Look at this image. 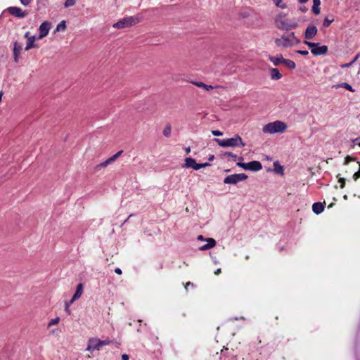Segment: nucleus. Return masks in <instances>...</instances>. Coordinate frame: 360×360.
Returning a JSON list of instances; mask_svg holds the SVG:
<instances>
[{
  "label": "nucleus",
  "mask_w": 360,
  "mask_h": 360,
  "mask_svg": "<svg viewBox=\"0 0 360 360\" xmlns=\"http://www.w3.org/2000/svg\"><path fill=\"white\" fill-rule=\"evenodd\" d=\"M191 286H193V284L192 283H191V282H188V283H186V285H185V289L187 290V288H188V286H191Z\"/></svg>",
  "instance_id": "nucleus-48"
},
{
  "label": "nucleus",
  "mask_w": 360,
  "mask_h": 360,
  "mask_svg": "<svg viewBox=\"0 0 360 360\" xmlns=\"http://www.w3.org/2000/svg\"><path fill=\"white\" fill-rule=\"evenodd\" d=\"M31 36H30V32H27L25 34V37L27 38L28 39V37H30Z\"/></svg>",
  "instance_id": "nucleus-52"
},
{
  "label": "nucleus",
  "mask_w": 360,
  "mask_h": 360,
  "mask_svg": "<svg viewBox=\"0 0 360 360\" xmlns=\"http://www.w3.org/2000/svg\"><path fill=\"white\" fill-rule=\"evenodd\" d=\"M50 29L51 23L49 22L44 21L42 22L39 27V34L37 39H41L45 37L49 34Z\"/></svg>",
  "instance_id": "nucleus-11"
},
{
  "label": "nucleus",
  "mask_w": 360,
  "mask_h": 360,
  "mask_svg": "<svg viewBox=\"0 0 360 360\" xmlns=\"http://www.w3.org/2000/svg\"><path fill=\"white\" fill-rule=\"evenodd\" d=\"M59 321H60L59 317H56L55 319H53L49 323L48 326L50 327L51 326L56 325V324L58 323Z\"/></svg>",
  "instance_id": "nucleus-32"
},
{
  "label": "nucleus",
  "mask_w": 360,
  "mask_h": 360,
  "mask_svg": "<svg viewBox=\"0 0 360 360\" xmlns=\"http://www.w3.org/2000/svg\"><path fill=\"white\" fill-rule=\"evenodd\" d=\"M236 165L245 170H248V163L237 162Z\"/></svg>",
  "instance_id": "nucleus-34"
},
{
  "label": "nucleus",
  "mask_w": 360,
  "mask_h": 360,
  "mask_svg": "<svg viewBox=\"0 0 360 360\" xmlns=\"http://www.w3.org/2000/svg\"><path fill=\"white\" fill-rule=\"evenodd\" d=\"M191 83L199 88L205 89L207 91L212 90L214 88L213 86L207 85L202 82L192 81Z\"/></svg>",
  "instance_id": "nucleus-17"
},
{
  "label": "nucleus",
  "mask_w": 360,
  "mask_h": 360,
  "mask_svg": "<svg viewBox=\"0 0 360 360\" xmlns=\"http://www.w3.org/2000/svg\"><path fill=\"white\" fill-rule=\"evenodd\" d=\"M248 179V176L244 173L234 174L227 176L224 179L225 184H236L240 181H245Z\"/></svg>",
  "instance_id": "nucleus-7"
},
{
  "label": "nucleus",
  "mask_w": 360,
  "mask_h": 360,
  "mask_svg": "<svg viewBox=\"0 0 360 360\" xmlns=\"http://www.w3.org/2000/svg\"><path fill=\"white\" fill-rule=\"evenodd\" d=\"M288 37H290L295 45L300 43V40L295 36L294 32H291Z\"/></svg>",
  "instance_id": "nucleus-26"
},
{
  "label": "nucleus",
  "mask_w": 360,
  "mask_h": 360,
  "mask_svg": "<svg viewBox=\"0 0 360 360\" xmlns=\"http://www.w3.org/2000/svg\"><path fill=\"white\" fill-rule=\"evenodd\" d=\"M300 10L302 12V13H305L307 11V8L305 7V6H301L300 8Z\"/></svg>",
  "instance_id": "nucleus-47"
},
{
  "label": "nucleus",
  "mask_w": 360,
  "mask_h": 360,
  "mask_svg": "<svg viewBox=\"0 0 360 360\" xmlns=\"http://www.w3.org/2000/svg\"><path fill=\"white\" fill-rule=\"evenodd\" d=\"M22 5L27 6L31 3L32 0H20Z\"/></svg>",
  "instance_id": "nucleus-37"
},
{
  "label": "nucleus",
  "mask_w": 360,
  "mask_h": 360,
  "mask_svg": "<svg viewBox=\"0 0 360 360\" xmlns=\"http://www.w3.org/2000/svg\"><path fill=\"white\" fill-rule=\"evenodd\" d=\"M359 165H360V162H359Z\"/></svg>",
  "instance_id": "nucleus-61"
},
{
  "label": "nucleus",
  "mask_w": 360,
  "mask_h": 360,
  "mask_svg": "<svg viewBox=\"0 0 360 360\" xmlns=\"http://www.w3.org/2000/svg\"><path fill=\"white\" fill-rule=\"evenodd\" d=\"M66 28L65 22L64 20L59 22L56 27V31H64Z\"/></svg>",
  "instance_id": "nucleus-28"
},
{
  "label": "nucleus",
  "mask_w": 360,
  "mask_h": 360,
  "mask_svg": "<svg viewBox=\"0 0 360 360\" xmlns=\"http://www.w3.org/2000/svg\"><path fill=\"white\" fill-rule=\"evenodd\" d=\"M72 304H70V301L69 302H65V311L68 314H70L71 311L70 310V306Z\"/></svg>",
  "instance_id": "nucleus-35"
},
{
  "label": "nucleus",
  "mask_w": 360,
  "mask_h": 360,
  "mask_svg": "<svg viewBox=\"0 0 360 360\" xmlns=\"http://www.w3.org/2000/svg\"><path fill=\"white\" fill-rule=\"evenodd\" d=\"M198 239L199 240H204V238H203V236H202L200 235V236H198Z\"/></svg>",
  "instance_id": "nucleus-54"
},
{
  "label": "nucleus",
  "mask_w": 360,
  "mask_h": 360,
  "mask_svg": "<svg viewBox=\"0 0 360 360\" xmlns=\"http://www.w3.org/2000/svg\"><path fill=\"white\" fill-rule=\"evenodd\" d=\"M248 170L257 172L262 169V165L259 161H251L248 162Z\"/></svg>",
  "instance_id": "nucleus-15"
},
{
  "label": "nucleus",
  "mask_w": 360,
  "mask_h": 360,
  "mask_svg": "<svg viewBox=\"0 0 360 360\" xmlns=\"http://www.w3.org/2000/svg\"><path fill=\"white\" fill-rule=\"evenodd\" d=\"M108 160L109 161V163L110 164L111 162H114L115 160L112 159V158H110L108 159Z\"/></svg>",
  "instance_id": "nucleus-56"
},
{
  "label": "nucleus",
  "mask_w": 360,
  "mask_h": 360,
  "mask_svg": "<svg viewBox=\"0 0 360 360\" xmlns=\"http://www.w3.org/2000/svg\"><path fill=\"white\" fill-rule=\"evenodd\" d=\"M129 355L127 354H123L122 355V360H129Z\"/></svg>",
  "instance_id": "nucleus-45"
},
{
  "label": "nucleus",
  "mask_w": 360,
  "mask_h": 360,
  "mask_svg": "<svg viewBox=\"0 0 360 360\" xmlns=\"http://www.w3.org/2000/svg\"><path fill=\"white\" fill-rule=\"evenodd\" d=\"M324 210V205L321 202H314L312 205L313 212L316 214H321Z\"/></svg>",
  "instance_id": "nucleus-18"
},
{
  "label": "nucleus",
  "mask_w": 360,
  "mask_h": 360,
  "mask_svg": "<svg viewBox=\"0 0 360 360\" xmlns=\"http://www.w3.org/2000/svg\"><path fill=\"white\" fill-rule=\"evenodd\" d=\"M76 4V0H66L64 3V6L65 8L71 7L75 6Z\"/></svg>",
  "instance_id": "nucleus-29"
},
{
  "label": "nucleus",
  "mask_w": 360,
  "mask_h": 360,
  "mask_svg": "<svg viewBox=\"0 0 360 360\" xmlns=\"http://www.w3.org/2000/svg\"><path fill=\"white\" fill-rule=\"evenodd\" d=\"M83 292V284L79 283L77 286L76 291L70 300V304H72L76 300H78Z\"/></svg>",
  "instance_id": "nucleus-14"
},
{
  "label": "nucleus",
  "mask_w": 360,
  "mask_h": 360,
  "mask_svg": "<svg viewBox=\"0 0 360 360\" xmlns=\"http://www.w3.org/2000/svg\"><path fill=\"white\" fill-rule=\"evenodd\" d=\"M273 1L278 7H280L281 8H285L286 7L285 4L282 3V0H273Z\"/></svg>",
  "instance_id": "nucleus-31"
},
{
  "label": "nucleus",
  "mask_w": 360,
  "mask_h": 360,
  "mask_svg": "<svg viewBox=\"0 0 360 360\" xmlns=\"http://www.w3.org/2000/svg\"><path fill=\"white\" fill-rule=\"evenodd\" d=\"M334 19L333 18H331V19H329L328 18H326L323 20V27H328L330 25V24L333 22Z\"/></svg>",
  "instance_id": "nucleus-30"
},
{
  "label": "nucleus",
  "mask_w": 360,
  "mask_h": 360,
  "mask_svg": "<svg viewBox=\"0 0 360 360\" xmlns=\"http://www.w3.org/2000/svg\"><path fill=\"white\" fill-rule=\"evenodd\" d=\"M359 177H360V165H359V170L354 174L353 179L354 180H357Z\"/></svg>",
  "instance_id": "nucleus-40"
},
{
  "label": "nucleus",
  "mask_w": 360,
  "mask_h": 360,
  "mask_svg": "<svg viewBox=\"0 0 360 360\" xmlns=\"http://www.w3.org/2000/svg\"><path fill=\"white\" fill-rule=\"evenodd\" d=\"M207 243L200 247V250H209L216 245V241L214 238H208L206 239Z\"/></svg>",
  "instance_id": "nucleus-16"
},
{
  "label": "nucleus",
  "mask_w": 360,
  "mask_h": 360,
  "mask_svg": "<svg viewBox=\"0 0 360 360\" xmlns=\"http://www.w3.org/2000/svg\"><path fill=\"white\" fill-rule=\"evenodd\" d=\"M171 132H172L171 126L169 124L165 126V127L164 128L163 131H162L164 136L166 137H169L171 135Z\"/></svg>",
  "instance_id": "nucleus-27"
},
{
  "label": "nucleus",
  "mask_w": 360,
  "mask_h": 360,
  "mask_svg": "<svg viewBox=\"0 0 360 360\" xmlns=\"http://www.w3.org/2000/svg\"><path fill=\"white\" fill-rule=\"evenodd\" d=\"M274 172L276 173V174H283V168L281 165H280L278 164V162H274Z\"/></svg>",
  "instance_id": "nucleus-25"
},
{
  "label": "nucleus",
  "mask_w": 360,
  "mask_h": 360,
  "mask_svg": "<svg viewBox=\"0 0 360 360\" xmlns=\"http://www.w3.org/2000/svg\"><path fill=\"white\" fill-rule=\"evenodd\" d=\"M22 50V44L15 41L13 44V57L15 62L18 61V58L21 55Z\"/></svg>",
  "instance_id": "nucleus-13"
},
{
  "label": "nucleus",
  "mask_w": 360,
  "mask_h": 360,
  "mask_svg": "<svg viewBox=\"0 0 360 360\" xmlns=\"http://www.w3.org/2000/svg\"><path fill=\"white\" fill-rule=\"evenodd\" d=\"M36 39H37V37L34 35L31 36L30 37H28V39L27 41V44H26L25 49L26 51H28V50L35 47L36 45L34 44V41H36Z\"/></svg>",
  "instance_id": "nucleus-20"
},
{
  "label": "nucleus",
  "mask_w": 360,
  "mask_h": 360,
  "mask_svg": "<svg viewBox=\"0 0 360 360\" xmlns=\"http://www.w3.org/2000/svg\"><path fill=\"white\" fill-rule=\"evenodd\" d=\"M238 160H243V158L242 157H240V158H238Z\"/></svg>",
  "instance_id": "nucleus-59"
},
{
  "label": "nucleus",
  "mask_w": 360,
  "mask_h": 360,
  "mask_svg": "<svg viewBox=\"0 0 360 360\" xmlns=\"http://www.w3.org/2000/svg\"><path fill=\"white\" fill-rule=\"evenodd\" d=\"M296 52L302 56H307L309 54L308 51H305V50L304 51V50H297Z\"/></svg>",
  "instance_id": "nucleus-41"
},
{
  "label": "nucleus",
  "mask_w": 360,
  "mask_h": 360,
  "mask_svg": "<svg viewBox=\"0 0 360 360\" xmlns=\"http://www.w3.org/2000/svg\"><path fill=\"white\" fill-rule=\"evenodd\" d=\"M283 64L291 70L295 69L296 66L295 62L289 59H284V60H283Z\"/></svg>",
  "instance_id": "nucleus-24"
},
{
  "label": "nucleus",
  "mask_w": 360,
  "mask_h": 360,
  "mask_svg": "<svg viewBox=\"0 0 360 360\" xmlns=\"http://www.w3.org/2000/svg\"><path fill=\"white\" fill-rule=\"evenodd\" d=\"M111 343V340H110L108 338L104 340H101V347L105 345H108Z\"/></svg>",
  "instance_id": "nucleus-36"
},
{
  "label": "nucleus",
  "mask_w": 360,
  "mask_h": 360,
  "mask_svg": "<svg viewBox=\"0 0 360 360\" xmlns=\"http://www.w3.org/2000/svg\"><path fill=\"white\" fill-rule=\"evenodd\" d=\"M286 129L287 125L285 122L276 120L264 125L262 127V131L264 134H273L276 133H283Z\"/></svg>",
  "instance_id": "nucleus-2"
},
{
  "label": "nucleus",
  "mask_w": 360,
  "mask_h": 360,
  "mask_svg": "<svg viewBox=\"0 0 360 360\" xmlns=\"http://www.w3.org/2000/svg\"><path fill=\"white\" fill-rule=\"evenodd\" d=\"M275 23L277 28L286 31L295 29L297 27V23L294 20L288 19L286 15L284 13H280L276 16Z\"/></svg>",
  "instance_id": "nucleus-1"
},
{
  "label": "nucleus",
  "mask_w": 360,
  "mask_h": 360,
  "mask_svg": "<svg viewBox=\"0 0 360 360\" xmlns=\"http://www.w3.org/2000/svg\"><path fill=\"white\" fill-rule=\"evenodd\" d=\"M275 44L277 46L283 48H288L295 46L290 37L286 35H283L281 38H276L275 39Z\"/></svg>",
  "instance_id": "nucleus-8"
},
{
  "label": "nucleus",
  "mask_w": 360,
  "mask_h": 360,
  "mask_svg": "<svg viewBox=\"0 0 360 360\" xmlns=\"http://www.w3.org/2000/svg\"><path fill=\"white\" fill-rule=\"evenodd\" d=\"M7 11L10 15L19 18H22L27 14V11H22L20 8L16 6L8 7Z\"/></svg>",
  "instance_id": "nucleus-10"
},
{
  "label": "nucleus",
  "mask_w": 360,
  "mask_h": 360,
  "mask_svg": "<svg viewBox=\"0 0 360 360\" xmlns=\"http://www.w3.org/2000/svg\"><path fill=\"white\" fill-rule=\"evenodd\" d=\"M338 181L341 184L340 188H343L345 187V179L344 178H340Z\"/></svg>",
  "instance_id": "nucleus-42"
},
{
  "label": "nucleus",
  "mask_w": 360,
  "mask_h": 360,
  "mask_svg": "<svg viewBox=\"0 0 360 360\" xmlns=\"http://www.w3.org/2000/svg\"><path fill=\"white\" fill-rule=\"evenodd\" d=\"M110 163H109V161L108 160H106L105 161H104L103 162L101 163L99 165L100 167H106L107 165H108Z\"/></svg>",
  "instance_id": "nucleus-44"
},
{
  "label": "nucleus",
  "mask_w": 360,
  "mask_h": 360,
  "mask_svg": "<svg viewBox=\"0 0 360 360\" xmlns=\"http://www.w3.org/2000/svg\"><path fill=\"white\" fill-rule=\"evenodd\" d=\"M214 141L221 147H237V146H245V143L243 141L241 137L239 135H235L232 138L226 139H214Z\"/></svg>",
  "instance_id": "nucleus-3"
},
{
  "label": "nucleus",
  "mask_w": 360,
  "mask_h": 360,
  "mask_svg": "<svg viewBox=\"0 0 360 360\" xmlns=\"http://www.w3.org/2000/svg\"><path fill=\"white\" fill-rule=\"evenodd\" d=\"M140 21L141 18L139 16H127L113 24L112 27L116 29H124L134 26Z\"/></svg>",
  "instance_id": "nucleus-4"
},
{
  "label": "nucleus",
  "mask_w": 360,
  "mask_h": 360,
  "mask_svg": "<svg viewBox=\"0 0 360 360\" xmlns=\"http://www.w3.org/2000/svg\"><path fill=\"white\" fill-rule=\"evenodd\" d=\"M224 155L225 156H228V157H231L233 160H236L238 159V156L233 153H232L231 152H226L224 153Z\"/></svg>",
  "instance_id": "nucleus-33"
},
{
  "label": "nucleus",
  "mask_w": 360,
  "mask_h": 360,
  "mask_svg": "<svg viewBox=\"0 0 360 360\" xmlns=\"http://www.w3.org/2000/svg\"><path fill=\"white\" fill-rule=\"evenodd\" d=\"M304 43L310 48L311 53L316 56L325 55L328 51V46L326 45L320 46L319 43L310 42L307 41H305Z\"/></svg>",
  "instance_id": "nucleus-5"
},
{
  "label": "nucleus",
  "mask_w": 360,
  "mask_h": 360,
  "mask_svg": "<svg viewBox=\"0 0 360 360\" xmlns=\"http://www.w3.org/2000/svg\"><path fill=\"white\" fill-rule=\"evenodd\" d=\"M359 58V54H357L351 62H353V64H354L357 60V59Z\"/></svg>",
  "instance_id": "nucleus-49"
},
{
  "label": "nucleus",
  "mask_w": 360,
  "mask_h": 360,
  "mask_svg": "<svg viewBox=\"0 0 360 360\" xmlns=\"http://www.w3.org/2000/svg\"><path fill=\"white\" fill-rule=\"evenodd\" d=\"M122 153V150L118 151L116 154L112 156V159L115 160Z\"/></svg>",
  "instance_id": "nucleus-43"
},
{
  "label": "nucleus",
  "mask_w": 360,
  "mask_h": 360,
  "mask_svg": "<svg viewBox=\"0 0 360 360\" xmlns=\"http://www.w3.org/2000/svg\"><path fill=\"white\" fill-rule=\"evenodd\" d=\"M320 0H313V6H312V12L315 15H319L320 13Z\"/></svg>",
  "instance_id": "nucleus-22"
},
{
  "label": "nucleus",
  "mask_w": 360,
  "mask_h": 360,
  "mask_svg": "<svg viewBox=\"0 0 360 360\" xmlns=\"http://www.w3.org/2000/svg\"><path fill=\"white\" fill-rule=\"evenodd\" d=\"M214 156L213 155H210V156L209 157L208 160H209L210 161H212V160H214Z\"/></svg>",
  "instance_id": "nucleus-55"
},
{
  "label": "nucleus",
  "mask_w": 360,
  "mask_h": 360,
  "mask_svg": "<svg viewBox=\"0 0 360 360\" xmlns=\"http://www.w3.org/2000/svg\"><path fill=\"white\" fill-rule=\"evenodd\" d=\"M340 87L345 88L351 92H354V89H353V87L349 84H348L347 82H343V83H341L339 84H335V85L333 86V88H335V89H338Z\"/></svg>",
  "instance_id": "nucleus-23"
},
{
  "label": "nucleus",
  "mask_w": 360,
  "mask_h": 360,
  "mask_svg": "<svg viewBox=\"0 0 360 360\" xmlns=\"http://www.w3.org/2000/svg\"><path fill=\"white\" fill-rule=\"evenodd\" d=\"M300 3L303 4L307 2L309 0H298Z\"/></svg>",
  "instance_id": "nucleus-57"
},
{
  "label": "nucleus",
  "mask_w": 360,
  "mask_h": 360,
  "mask_svg": "<svg viewBox=\"0 0 360 360\" xmlns=\"http://www.w3.org/2000/svg\"><path fill=\"white\" fill-rule=\"evenodd\" d=\"M358 145L360 146V142H359V143H358Z\"/></svg>",
  "instance_id": "nucleus-60"
},
{
  "label": "nucleus",
  "mask_w": 360,
  "mask_h": 360,
  "mask_svg": "<svg viewBox=\"0 0 360 360\" xmlns=\"http://www.w3.org/2000/svg\"><path fill=\"white\" fill-rule=\"evenodd\" d=\"M317 28L314 25H309L307 27L304 37L307 39H313L317 34Z\"/></svg>",
  "instance_id": "nucleus-12"
},
{
  "label": "nucleus",
  "mask_w": 360,
  "mask_h": 360,
  "mask_svg": "<svg viewBox=\"0 0 360 360\" xmlns=\"http://www.w3.org/2000/svg\"><path fill=\"white\" fill-rule=\"evenodd\" d=\"M115 272L116 274H119V275H121V274H122V270H121L120 268H118V267L115 268Z\"/></svg>",
  "instance_id": "nucleus-46"
},
{
  "label": "nucleus",
  "mask_w": 360,
  "mask_h": 360,
  "mask_svg": "<svg viewBox=\"0 0 360 360\" xmlns=\"http://www.w3.org/2000/svg\"><path fill=\"white\" fill-rule=\"evenodd\" d=\"M210 165V164L208 162L197 163L194 158H186L185 159V163L183 167L185 168H192L194 170H199L201 168H205Z\"/></svg>",
  "instance_id": "nucleus-6"
},
{
  "label": "nucleus",
  "mask_w": 360,
  "mask_h": 360,
  "mask_svg": "<svg viewBox=\"0 0 360 360\" xmlns=\"http://www.w3.org/2000/svg\"><path fill=\"white\" fill-rule=\"evenodd\" d=\"M185 151H186V153L187 154L190 153V152H191V148H190V147H186V148H185Z\"/></svg>",
  "instance_id": "nucleus-51"
},
{
  "label": "nucleus",
  "mask_w": 360,
  "mask_h": 360,
  "mask_svg": "<svg viewBox=\"0 0 360 360\" xmlns=\"http://www.w3.org/2000/svg\"><path fill=\"white\" fill-rule=\"evenodd\" d=\"M352 65H353V62H350L348 63H345V64L340 65V68H347L351 67Z\"/></svg>",
  "instance_id": "nucleus-39"
},
{
  "label": "nucleus",
  "mask_w": 360,
  "mask_h": 360,
  "mask_svg": "<svg viewBox=\"0 0 360 360\" xmlns=\"http://www.w3.org/2000/svg\"><path fill=\"white\" fill-rule=\"evenodd\" d=\"M268 58L276 66L283 63V60L285 59L281 55L277 56H269Z\"/></svg>",
  "instance_id": "nucleus-19"
},
{
  "label": "nucleus",
  "mask_w": 360,
  "mask_h": 360,
  "mask_svg": "<svg viewBox=\"0 0 360 360\" xmlns=\"http://www.w3.org/2000/svg\"><path fill=\"white\" fill-rule=\"evenodd\" d=\"M349 160V157H347L345 159L346 162H348Z\"/></svg>",
  "instance_id": "nucleus-58"
},
{
  "label": "nucleus",
  "mask_w": 360,
  "mask_h": 360,
  "mask_svg": "<svg viewBox=\"0 0 360 360\" xmlns=\"http://www.w3.org/2000/svg\"><path fill=\"white\" fill-rule=\"evenodd\" d=\"M212 134L214 135V136H222L223 135V133L219 130H212Z\"/></svg>",
  "instance_id": "nucleus-38"
},
{
  "label": "nucleus",
  "mask_w": 360,
  "mask_h": 360,
  "mask_svg": "<svg viewBox=\"0 0 360 360\" xmlns=\"http://www.w3.org/2000/svg\"><path fill=\"white\" fill-rule=\"evenodd\" d=\"M221 273V269L219 268L214 271L215 275H219Z\"/></svg>",
  "instance_id": "nucleus-50"
},
{
  "label": "nucleus",
  "mask_w": 360,
  "mask_h": 360,
  "mask_svg": "<svg viewBox=\"0 0 360 360\" xmlns=\"http://www.w3.org/2000/svg\"><path fill=\"white\" fill-rule=\"evenodd\" d=\"M270 72L271 78L274 80H278L282 77V74L280 73L277 68H271Z\"/></svg>",
  "instance_id": "nucleus-21"
},
{
  "label": "nucleus",
  "mask_w": 360,
  "mask_h": 360,
  "mask_svg": "<svg viewBox=\"0 0 360 360\" xmlns=\"http://www.w3.org/2000/svg\"><path fill=\"white\" fill-rule=\"evenodd\" d=\"M360 140V138H356L355 139L353 140V142L354 143H357L358 144V141Z\"/></svg>",
  "instance_id": "nucleus-53"
},
{
  "label": "nucleus",
  "mask_w": 360,
  "mask_h": 360,
  "mask_svg": "<svg viewBox=\"0 0 360 360\" xmlns=\"http://www.w3.org/2000/svg\"><path fill=\"white\" fill-rule=\"evenodd\" d=\"M101 347V340L97 338H91L88 340L86 351L93 352L95 350H99Z\"/></svg>",
  "instance_id": "nucleus-9"
}]
</instances>
